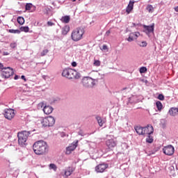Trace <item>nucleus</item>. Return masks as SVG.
I'll return each instance as SVG.
<instances>
[{"label":"nucleus","instance_id":"aec40b11","mask_svg":"<svg viewBox=\"0 0 178 178\" xmlns=\"http://www.w3.org/2000/svg\"><path fill=\"white\" fill-rule=\"evenodd\" d=\"M69 31H70V26H69V25H66L62 28L63 35H66V34H67V33H69Z\"/></svg>","mask_w":178,"mask_h":178},{"label":"nucleus","instance_id":"412c9836","mask_svg":"<svg viewBox=\"0 0 178 178\" xmlns=\"http://www.w3.org/2000/svg\"><path fill=\"white\" fill-rule=\"evenodd\" d=\"M60 20H61L62 23L67 24V23H69V22H70V16L65 15L64 17H62Z\"/></svg>","mask_w":178,"mask_h":178},{"label":"nucleus","instance_id":"09e8293b","mask_svg":"<svg viewBox=\"0 0 178 178\" xmlns=\"http://www.w3.org/2000/svg\"><path fill=\"white\" fill-rule=\"evenodd\" d=\"M79 136H83V132H81V131L79 132Z\"/></svg>","mask_w":178,"mask_h":178},{"label":"nucleus","instance_id":"393cba45","mask_svg":"<svg viewBox=\"0 0 178 178\" xmlns=\"http://www.w3.org/2000/svg\"><path fill=\"white\" fill-rule=\"evenodd\" d=\"M17 22L21 26L24 24V17H18L17 18Z\"/></svg>","mask_w":178,"mask_h":178},{"label":"nucleus","instance_id":"6ab92c4d","mask_svg":"<svg viewBox=\"0 0 178 178\" xmlns=\"http://www.w3.org/2000/svg\"><path fill=\"white\" fill-rule=\"evenodd\" d=\"M135 130L139 136H144V127H136Z\"/></svg>","mask_w":178,"mask_h":178},{"label":"nucleus","instance_id":"a19ab883","mask_svg":"<svg viewBox=\"0 0 178 178\" xmlns=\"http://www.w3.org/2000/svg\"><path fill=\"white\" fill-rule=\"evenodd\" d=\"M3 55L4 56H6L9 55V52H8V51H4V52H3Z\"/></svg>","mask_w":178,"mask_h":178},{"label":"nucleus","instance_id":"cd10ccee","mask_svg":"<svg viewBox=\"0 0 178 178\" xmlns=\"http://www.w3.org/2000/svg\"><path fill=\"white\" fill-rule=\"evenodd\" d=\"M19 30V31H24V33H29L30 28H29V26H21Z\"/></svg>","mask_w":178,"mask_h":178},{"label":"nucleus","instance_id":"37998d69","mask_svg":"<svg viewBox=\"0 0 178 178\" xmlns=\"http://www.w3.org/2000/svg\"><path fill=\"white\" fill-rule=\"evenodd\" d=\"M142 47H147V42H142Z\"/></svg>","mask_w":178,"mask_h":178},{"label":"nucleus","instance_id":"603ef678","mask_svg":"<svg viewBox=\"0 0 178 178\" xmlns=\"http://www.w3.org/2000/svg\"><path fill=\"white\" fill-rule=\"evenodd\" d=\"M127 88H124V90H126Z\"/></svg>","mask_w":178,"mask_h":178},{"label":"nucleus","instance_id":"5701e85b","mask_svg":"<svg viewBox=\"0 0 178 178\" xmlns=\"http://www.w3.org/2000/svg\"><path fill=\"white\" fill-rule=\"evenodd\" d=\"M96 120L98 122L99 126H100V127H102V126H104V123H105V121L103 120L102 118H101V117L99 116H97Z\"/></svg>","mask_w":178,"mask_h":178},{"label":"nucleus","instance_id":"a878e982","mask_svg":"<svg viewBox=\"0 0 178 178\" xmlns=\"http://www.w3.org/2000/svg\"><path fill=\"white\" fill-rule=\"evenodd\" d=\"M146 143L149 144H152L154 143V138L151 135H148L147 138H146Z\"/></svg>","mask_w":178,"mask_h":178},{"label":"nucleus","instance_id":"2eb2a0df","mask_svg":"<svg viewBox=\"0 0 178 178\" xmlns=\"http://www.w3.org/2000/svg\"><path fill=\"white\" fill-rule=\"evenodd\" d=\"M74 172L73 167H67L64 171V176L69 177Z\"/></svg>","mask_w":178,"mask_h":178},{"label":"nucleus","instance_id":"b1692460","mask_svg":"<svg viewBox=\"0 0 178 178\" xmlns=\"http://www.w3.org/2000/svg\"><path fill=\"white\" fill-rule=\"evenodd\" d=\"M146 10H147V12H149V13H154V6H152V5H147L146 7Z\"/></svg>","mask_w":178,"mask_h":178},{"label":"nucleus","instance_id":"f8f14e48","mask_svg":"<svg viewBox=\"0 0 178 178\" xmlns=\"http://www.w3.org/2000/svg\"><path fill=\"white\" fill-rule=\"evenodd\" d=\"M154 133V127L152 125H147L146 127H143V136H151Z\"/></svg>","mask_w":178,"mask_h":178},{"label":"nucleus","instance_id":"8fccbe9b","mask_svg":"<svg viewBox=\"0 0 178 178\" xmlns=\"http://www.w3.org/2000/svg\"><path fill=\"white\" fill-rule=\"evenodd\" d=\"M41 107L42 108V106L44 105V103H40Z\"/></svg>","mask_w":178,"mask_h":178},{"label":"nucleus","instance_id":"ea45409f","mask_svg":"<svg viewBox=\"0 0 178 178\" xmlns=\"http://www.w3.org/2000/svg\"><path fill=\"white\" fill-rule=\"evenodd\" d=\"M102 49H104V51H106V49H108V46H106V44L103 45Z\"/></svg>","mask_w":178,"mask_h":178},{"label":"nucleus","instance_id":"f3484780","mask_svg":"<svg viewBox=\"0 0 178 178\" xmlns=\"http://www.w3.org/2000/svg\"><path fill=\"white\" fill-rule=\"evenodd\" d=\"M134 8V1H129V5L127 6V8H126V12L127 13V15L130 14L131 13V10H133Z\"/></svg>","mask_w":178,"mask_h":178},{"label":"nucleus","instance_id":"4be33fe9","mask_svg":"<svg viewBox=\"0 0 178 178\" xmlns=\"http://www.w3.org/2000/svg\"><path fill=\"white\" fill-rule=\"evenodd\" d=\"M156 106L159 112H161V111L163 109V105L162 104V102H161L160 101H157L156 102Z\"/></svg>","mask_w":178,"mask_h":178},{"label":"nucleus","instance_id":"a211bd4d","mask_svg":"<svg viewBox=\"0 0 178 178\" xmlns=\"http://www.w3.org/2000/svg\"><path fill=\"white\" fill-rule=\"evenodd\" d=\"M169 114L170 115V116H176V115H178V108L172 107L169 110Z\"/></svg>","mask_w":178,"mask_h":178},{"label":"nucleus","instance_id":"4468645a","mask_svg":"<svg viewBox=\"0 0 178 178\" xmlns=\"http://www.w3.org/2000/svg\"><path fill=\"white\" fill-rule=\"evenodd\" d=\"M154 27L155 24H152L151 26L143 25L144 32L146 34H151V33H154Z\"/></svg>","mask_w":178,"mask_h":178},{"label":"nucleus","instance_id":"ddd939ff","mask_svg":"<svg viewBox=\"0 0 178 178\" xmlns=\"http://www.w3.org/2000/svg\"><path fill=\"white\" fill-rule=\"evenodd\" d=\"M79 143V140H77L75 143L71 144L69 147L66 148V152L67 155H70L72 154V152L74 151L76 148H77V144Z\"/></svg>","mask_w":178,"mask_h":178},{"label":"nucleus","instance_id":"49530a36","mask_svg":"<svg viewBox=\"0 0 178 178\" xmlns=\"http://www.w3.org/2000/svg\"><path fill=\"white\" fill-rule=\"evenodd\" d=\"M174 9H175V12H178V6L175 7Z\"/></svg>","mask_w":178,"mask_h":178},{"label":"nucleus","instance_id":"f03ea898","mask_svg":"<svg viewBox=\"0 0 178 178\" xmlns=\"http://www.w3.org/2000/svg\"><path fill=\"white\" fill-rule=\"evenodd\" d=\"M62 76L63 77H66V79H75L79 80V79L81 77V74L74 69L65 68L62 72Z\"/></svg>","mask_w":178,"mask_h":178},{"label":"nucleus","instance_id":"dca6fc26","mask_svg":"<svg viewBox=\"0 0 178 178\" xmlns=\"http://www.w3.org/2000/svg\"><path fill=\"white\" fill-rule=\"evenodd\" d=\"M54 111V108L51 106H45L43 108V112L45 115H51Z\"/></svg>","mask_w":178,"mask_h":178},{"label":"nucleus","instance_id":"423d86ee","mask_svg":"<svg viewBox=\"0 0 178 178\" xmlns=\"http://www.w3.org/2000/svg\"><path fill=\"white\" fill-rule=\"evenodd\" d=\"M42 124L44 127H52L55 124V118L52 116L45 118L42 120Z\"/></svg>","mask_w":178,"mask_h":178},{"label":"nucleus","instance_id":"f704fd0d","mask_svg":"<svg viewBox=\"0 0 178 178\" xmlns=\"http://www.w3.org/2000/svg\"><path fill=\"white\" fill-rule=\"evenodd\" d=\"M158 99H160V101H163V99H165V96H163L162 94H160L158 96Z\"/></svg>","mask_w":178,"mask_h":178},{"label":"nucleus","instance_id":"1a4fd4ad","mask_svg":"<svg viewBox=\"0 0 178 178\" xmlns=\"http://www.w3.org/2000/svg\"><path fill=\"white\" fill-rule=\"evenodd\" d=\"M106 145L108 151H113V148L118 145V143L115 140L111 138L106 140Z\"/></svg>","mask_w":178,"mask_h":178},{"label":"nucleus","instance_id":"de8ad7c7","mask_svg":"<svg viewBox=\"0 0 178 178\" xmlns=\"http://www.w3.org/2000/svg\"><path fill=\"white\" fill-rule=\"evenodd\" d=\"M14 79H15V80H17V79H19V76L17 75H15Z\"/></svg>","mask_w":178,"mask_h":178},{"label":"nucleus","instance_id":"6e6552de","mask_svg":"<svg viewBox=\"0 0 178 178\" xmlns=\"http://www.w3.org/2000/svg\"><path fill=\"white\" fill-rule=\"evenodd\" d=\"M163 154L165 155H168V156H172L173 154H175V147L172 145H169L167 146H165L163 148Z\"/></svg>","mask_w":178,"mask_h":178},{"label":"nucleus","instance_id":"7c9ffc66","mask_svg":"<svg viewBox=\"0 0 178 178\" xmlns=\"http://www.w3.org/2000/svg\"><path fill=\"white\" fill-rule=\"evenodd\" d=\"M49 168L53 169V170L56 171V169H58V167H56V165H55L54 163H51L49 165Z\"/></svg>","mask_w":178,"mask_h":178},{"label":"nucleus","instance_id":"2f4dec72","mask_svg":"<svg viewBox=\"0 0 178 178\" xmlns=\"http://www.w3.org/2000/svg\"><path fill=\"white\" fill-rule=\"evenodd\" d=\"M94 66H101V61L95 60L93 63Z\"/></svg>","mask_w":178,"mask_h":178},{"label":"nucleus","instance_id":"79ce46f5","mask_svg":"<svg viewBox=\"0 0 178 178\" xmlns=\"http://www.w3.org/2000/svg\"><path fill=\"white\" fill-rule=\"evenodd\" d=\"M48 26H54V23L52 22H47Z\"/></svg>","mask_w":178,"mask_h":178},{"label":"nucleus","instance_id":"c9c22d12","mask_svg":"<svg viewBox=\"0 0 178 178\" xmlns=\"http://www.w3.org/2000/svg\"><path fill=\"white\" fill-rule=\"evenodd\" d=\"M10 47L13 49L16 48L17 47V44L16 42L10 43Z\"/></svg>","mask_w":178,"mask_h":178},{"label":"nucleus","instance_id":"9b49d317","mask_svg":"<svg viewBox=\"0 0 178 178\" xmlns=\"http://www.w3.org/2000/svg\"><path fill=\"white\" fill-rule=\"evenodd\" d=\"M4 118L8 119V120H12V119L15 118V111L13 109H6Z\"/></svg>","mask_w":178,"mask_h":178},{"label":"nucleus","instance_id":"c85d7f7f","mask_svg":"<svg viewBox=\"0 0 178 178\" xmlns=\"http://www.w3.org/2000/svg\"><path fill=\"white\" fill-rule=\"evenodd\" d=\"M8 33H11L12 34H20V30L9 29Z\"/></svg>","mask_w":178,"mask_h":178},{"label":"nucleus","instance_id":"3c124183","mask_svg":"<svg viewBox=\"0 0 178 178\" xmlns=\"http://www.w3.org/2000/svg\"><path fill=\"white\" fill-rule=\"evenodd\" d=\"M71 1H72V2H76V0H71Z\"/></svg>","mask_w":178,"mask_h":178},{"label":"nucleus","instance_id":"39448f33","mask_svg":"<svg viewBox=\"0 0 178 178\" xmlns=\"http://www.w3.org/2000/svg\"><path fill=\"white\" fill-rule=\"evenodd\" d=\"M97 83H98V79H94L88 76L84 77L82 79V84L83 87H86L88 88H92Z\"/></svg>","mask_w":178,"mask_h":178},{"label":"nucleus","instance_id":"a18cd8bd","mask_svg":"<svg viewBox=\"0 0 178 178\" xmlns=\"http://www.w3.org/2000/svg\"><path fill=\"white\" fill-rule=\"evenodd\" d=\"M21 79H22V80H24V81H26V76H24V75L21 76Z\"/></svg>","mask_w":178,"mask_h":178},{"label":"nucleus","instance_id":"f257e3e1","mask_svg":"<svg viewBox=\"0 0 178 178\" xmlns=\"http://www.w3.org/2000/svg\"><path fill=\"white\" fill-rule=\"evenodd\" d=\"M33 149L36 155H44L48 152V144L44 140H38L33 144Z\"/></svg>","mask_w":178,"mask_h":178},{"label":"nucleus","instance_id":"c756f323","mask_svg":"<svg viewBox=\"0 0 178 178\" xmlns=\"http://www.w3.org/2000/svg\"><path fill=\"white\" fill-rule=\"evenodd\" d=\"M32 7H33V4L26 3V6H25V9H26V10H31Z\"/></svg>","mask_w":178,"mask_h":178},{"label":"nucleus","instance_id":"bb28decb","mask_svg":"<svg viewBox=\"0 0 178 178\" xmlns=\"http://www.w3.org/2000/svg\"><path fill=\"white\" fill-rule=\"evenodd\" d=\"M129 35H132V38H134V40H137L138 37H140V33L138 32H135V33H131Z\"/></svg>","mask_w":178,"mask_h":178},{"label":"nucleus","instance_id":"4c0bfd02","mask_svg":"<svg viewBox=\"0 0 178 178\" xmlns=\"http://www.w3.org/2000/svg\"><path fill=\"white\" fill-rule=\"evenodd\" d=\"M72 66L73 67H76V66H77V63H76V61H74L72 63Z\"/></svg>","mask_w":178,"mask_h":178},{"label":"nucleus","instance_id":"0eeeda50","mask_svg":"<svg viewBox=\"0 0 178 178\" xmlns=\"http://www.w3.org/2000/svg\"><path fill=\"white\" fill-rule=\"evenodd\" d=\"M13 69L10 67H4L2 70V76L5 79H9V77L13 76L14 74Z\"/></svg>","mask_w":178,"mask_h":178},{"label":"nucleus","instance_id":"7ed1b4c3","mask_svg":"<svg viewBox=\"0 0 178 178\" xmlns=\"http://www.w3.org/2000/svg\"><path fill=\"white\" fill-rule=\"evenodd\" d=\"M84 33H86V31L83 27H78L74 29L71 33V38L72 41L77 42V41H80V40H83V36L84 35Z\"/></svg>","mask_w":178,"mask_h":178},{"label":"nucleus","instance_id":"473e14b6","mask_svg":"<svg viewBox=\"0 0 178 178\" xmlns=\"http://www.w3.org/2000/svg\"><path fill=\"white\" fill-rule=\"evenodd\" d=\"M49 51L48 49L43 50L40 54L41 56H45V55H47V54H48Z\"/></svg>","mask_w":178,"mask_h":178},{"label":"nucleus","instance_id":"9d476101","mask_svg":"<svg viewBox=\"0 0 178 178\" xmlns=\"http://www.w3.org/2000/svg\"><path fill=\"white\" fill-rule=\"evenodd\" d=\"M108 166L106 163H100L95 167V172L97 173H104L108 169Z\"/></svg>","mask_w":178,"mask_h":178},{"label":"nucleus","instance_id":"20e7f679","mask_svg":"<svg viewBox=\"0 0 178 178\" xmlns=\"http://www.w3.org/2000/svg\"><path fill=\"white\" fill-rule=\"evenodd\" d=\"M29 136H30V132L27 131H23L22 132H19L17 134L19 145H20L21 147H24V145H26L27 138H29Z\"/></svg>","mask_w":178,"mask_h":178},{"label":"nucleus","instance_id":"72a5a7b5","mask_svg":"<svg viewBox=\"0 0 178 178\" xmlns=\"http://www.w3.org/2000/svg\"><path fill=\"white\" fill-rule=\"evenodd\" d=\"M147 72V67H142L140 69V73H145Z\"/></svg>","mask_w":178,"mask_h":178},{"label":"nucleus","instance_id":"58836bf2","mask_svg":"<svg viewBox=\"0 0 178 178\" xmlns=\"http://www.w3.org/2000/svg\"><path fill=\"white\" fill-rule=\"evenodd\" d=\"M109 34H111V31H107L106 32V33H105V35H106V37H109Z\"/></svg>","mask_w":178,"mask_h":178},{"label":"nucleus","instance_id":"e433bc0d","mask_svg":"<svg viewBox=\"0 0 178 178\" xmlns=\"http://www.w3.org/2000/svg\"><path fill=\"white\" fill-rule=\"evenodd\" d=\"M133 35L129 36V38H127V41H129V42H131V41H134V39L132 36Z\"/></svg>","mask_w":178,"mask_h":178},{"label":"nucleus","instance_id":"c03bdc74","mask_svg":"<svg viewBox=\"0 0 178 178\" xmlns=\"http://www.w3.org/2000/svg\"><path fill=\"white\" fill-rule=\"evenodd\" d=\"M0 69H1L3 70V69H5V67H3V64L0 63Z\"/></svg>","mask_w":178,"mask_h":178}]
</instances>
